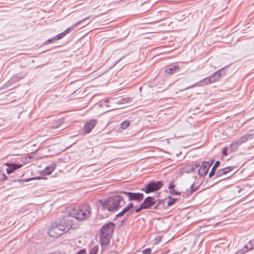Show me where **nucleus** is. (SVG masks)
I'll use <instances>...</instances> for the list:
<instances>
[{"mask_svg": "<svg viewBox=\"0 0 254 254\" xmlns=\"http://www.w3.org/2000/svg\"><path fill=\"white\" fill-rule=\"evenodd\" d=\"M100 201L103 208L109 211L117 210L119 208L124 206L126 203L123 197L119 195L109 197L104 201Z\"/></svg>", "mask_w": 254, "mask_h": 254, "instance_id": "nucleus-2", "label": "nucleus"}, {"mask_svg": "<svg viewBox=\"0 0 254 254\" xmlns=\"http://www.w3.org/2000/svg\"><path fill=\"white\" fill-rule=\"evenodd\" d=\"M162 239V236H159L155 238V243L156 244H158L161 241Z\"/></svg>", "mask_w": 254, "mask_h": 254, "instance_id": "nucleus-37", "label": "nucleus"}, {"mask_svg": "<svg viewBox=\"0 0 254 254\" xmlns=\"http://www.w3.org/2000/svg\"><path fill=\"white\" fill-rule=\"evenodd\" d=\"M179 70L180 67L178 65L171 64L166 66L165 69V72L169 74H172L176 72L179 71Z\"/></svg>", "mask_w": 254, "mask_h": 254, "instance_id": "nucleus-11", "label": "nucleus"}, {"mask_svg": "<svg viewBox=\"0 0 254 254\" xmlns=\"http://www.w3.org/2000/svg\"><path fill=\"white\" fill-rule=\"evenodd\" d=\"M220 164V163L219 161H217L215 162V164L212 167L210 172L209 174V178H211L215 174L216 175V173H215L216 169L219 166Z\"/></svg>", "mask_w": 254, "mask_h": 254, "instance_id": "nucleus-16", "label": "nucleus"}, {"mask_svg": "<svg viewBox=\"0 0 254 254\" xmlns=\"http://www.w3.org/2000/svg\"><path fill=\"white\" fill-rule=\"evenodd\" d=\"M59 127V125H56V126L54 125V126H53V128H57Z\"/></svg>", "mask_w": 254, "mask_h": 254, "instance_id": "nucleus-40", "label": "nucleus"}, {"mask_svg": "<svg viewBox=\"0 0 254 254\" xmlns=\"http://www.w3.org/2000/svg\"><path fill=\"white\" fill-rule=\"evenodd\" d=\"M151 250L150 248H147L144 250H143L142 251V253L143 254H150L151 253Z\"/></svg>", "mask_w": 254, "mask_h": 254, "instance_id": "nucleus-34", "label": "nucleus"}, {"mask_svg": "<svg viewBox=\"0 0 254 254\" xmlns=\"http://www.w3.org/2000/svg\"><path fill=\"white\" fill-rule=\"evenodd\" d=\"M144 206L142 204V203L140 204L139 207H136L135 208H134V212L135 213H139L142 209H145Z\"/></svg>", "mask_w": 254, "mask_h": 254, "instance_id": "nucleus-25", "label": "nucleus"}, {"mask_svg": "<svg viewBox=\"0 0 254 254\" xmlns=\"http://www.w3.org/2000/svg\"><path fill=\"white\" fill-rule=\"evenodd\" d=\"M253 134H246L236 140L238 144H239L240 145H241L242 144L246 142L248 140L252 139L253 138Z\"/></svg>", "mask_w": 254, "mask_h": 254, "instance_id": "nucleus-13", "label": "nucleus"}, {"mask_svg": "<svg viewBox=\"0 0 254 254\" xmlns=\"http://www.w3.org/2000/svg\"><path fill=\"white\" fill-rule=\"evenodd\" d=\"M115 228V225L113 222H109L102 227L99 233L102 246H106L109 243Z\"/></svg>", "mask_w": 254, "mask_h": 254, "instance_id": "nucleus-3", "label": "nucleus"}, {"mask_svg": "<svg viewBox=\"0 0 254 254\" xmlns=\"http://www.w3.org/2000/svg\"><path fill=\"white\" fill-rule=\"evenodd\" d=\"M121 193L126 195L128 198V200H134L137 202H139L141 201L144 197L143 194L140 192H131L122 191L121 192Z\"/></svg>", "mask_w": 254, "mask_h": 254, "instance_id": "nucleus-6", "label": "nucleus"}, {"mask_svg": "<svg viewBox=\"0 0 254 254\" xmlns=\"http://www.w3.org/2000/svg\"><path fill=\"white\" fill-rule=\"evenodd\" d=\"M145 209L150 208L156 204V199L154 197L148 196L141 203Z\"/></svg>", "mask_w": 254, "mask_h": 254, "instance_id": "nucleus-8", "label": "nucleus"}, {"mask_svg": "<svg viewBox=\"0 0 254 254\" xmlns=\"http://www.w3.org/2000/svg\"><path fill=\"white\" fill-rule=\"evenodd\" d=\"M126 218L123 220L122 221V223H124L126 220Z\"/></svg>", "mask_w": 254, "mask_h": 254, "instance_id": "nucleus-42", "label": "nucleus"}, {"mask_svg": "<svg viewBox=\"0 0 254 254\" xmlns=\"http://www.w3.org/2000/svg\"><path fill=\"white\" fill-rule=\"evenodd\" d=\"M190 190H188V195H191L193 192L195 191L197 189V187L194 188V185L193 184H191V186L190 187Z\"/></svg>", "mask_w": 254, "mask_h": 254, "instance_id": "nucleus-22", "label": "nucleus"}, {"mask_svg": "<svg viewBox=\"0 0 254 254\" xmlns=\"http://www.w3.org/2000/svg\"><path fill=\"white\" fill-rule=\"evenodd\" d=\"M130 125V123L128 121H125L121 124V128L122 129H126Z\"/></svg>", "mask_w": 254, "mask_h": 254, "instance_id": "nucleus-24", "label": "nucleus"}, {"mask_svg": "<svg viewBox=\"0 0 254 254\" xmlns=\"http://www.w3.org/2000/svg\"><path fill=\"white\" fill-rule=\"evenodd\" d=\"M56 167V164L55 163H53L51 164L50 166L47 167L43 171V173L46 175H50L51 174L53 171L55 169Z\"/></svg>", "mask_w": 254, "mask_h": 254, "instance_id": "nucleus-14", "label": "nucleus"}, {"mask_svg": "<svg viewBox=\"0 0 254 254\" xmlns=\"http://www.w3.org/2000/svg\"><path fill=\"white\" fill-rule=\"evenodd\" d=\"M41 178V177H37V178H31L30 179H29V180H34V179H40Z\"/></svg>", "mask_w": 254, "mask_h": 254, "instance_id": "nucleus-41", "label": "nucleus"}, {"mask_svg": "<svg viewBox=\"0 0 254 254\" xmlns=\"http://www.w3.org/2000/svg\"><path fill=\"white\" fill-rule=\"evenodd\" d=\"M24 77V75H19L18 74H15L12 76L11 78V81L12 82H15L19 81L21 79L23 78Z\"/></svg>", "mask_w": 254, "mask_h": 254, "instance_id": "nucleus-18", "label": "nucleus"}, {"mask_svg": "<svg viewBox=\"0 0 254 254\" xmlns=\"http://www.w3.org/2000/svg\"><path fill=\"white\" fill-rule=\"evenodd\" d=\"M91 214V208L87 204H84L77 208H74L70 213H63L58 220L51 224L48 229L50 237H58L68 232L72 227V218L82 221Z\"/></svg>", "mask_w": 254, "mask_h": 254, "instance_id": "nucleus-1", "label": "nucleus"}, {"mask_svg": "<svg viewBox=\"0 0 254 254\" xmlns=\"http://www.w3.org/2000/svg\"><path fill=\"white\" fill-rule=\"evenodd\" d=\"M213 162L214 160H212L210 162L209 161L203 162L202 165L198 169L197 171L199 175L202 177L205 176Z\"/></svg>", "mask_w": 254, "mask_h": 254, "instance_id": "nucleus-7", "label": "nucleus"}, {"mask_svg": "<svg viewBox=\"0 0 254 254\" xmlns=\"http://www.w3.org/2000/svg\"><path fill=\"white\" fill-rule=\"evenodd\" d=\"M227 150H228V147H224L223 148V150L222 151V153L223 156H227Z\"/></svg>", "mask_w": 254, "mask_h": 254, "instance_id": "nucleus-35", "label": "nucleus"}, {"mask_svg": "<svg viewBox=\"0 0 254 254\" xmlns=\"http://www.w3.org/2000/svg\"><path fill=\"white\" fill-rule=\"evenodd\" d=\"M133 214V211H129L126 207L120 213L116 215V218L121 217L126 214V217L127 219L130 215Z\"/></svg>", "mask_w": 254, "mask_h": 254, "instance_id": "nucleus-12", "label": "nucleus"}, {"mask_svg": "<svg viewBox=\"0 0 254 254\" xmlns=\"http://www.w3.org/2000/svg\"><path fill=\"white\" fill-rule=\"evenodd\" d=\"M223 69V68H221L220 69L215 71L213 74L211 76L207 77L199 81L192 85L186 88V89H190V88L194 87L195 86H205L208 84L214 83L218 80H219L221 76V71Z\"/></svg>", "mask_w": 254, "mask_h": 254, "instance_id": "nucleus-4", "label": "nucleus"}, {"mask_svg": "<svg viewBox=\"0 0 254 254\" xmlns=\"http://www.w3.org/2000/svg\"><path fill=\"white\" fill-rule=\"evenodd\" d=\"M239 146L240 145L239 144H238L237 140L234 141L230 144L229 149L231 152L236 151L238 149Z\"/></svg>", "mask_w": 254, "mask_h": 254, "instance_id": "nucleus-17", "label": "nucleus"}, {"mask_svg": "<svg viewBox=\"0 0 254 254\" xmlns=\"http://www.w3.org/2000/svg\"><path fill=\"white\" fill-rule=\"evenodd\" d=\"M175 185L173 184V182H170L169 186L168 187V189H169L170 191L171 190H173L175 188Z\"/></svg>", "mask_w": 254, "mask_h": 254, "instance_id": "nucleus-38", "label": "nucleus"}, {"mask_svg": "<svg viewBox=\"0 0 254 254\" xmlns=\"http://www.w3.org/2000/svg\"><path fill=\"white\" fill-rule=\"evenodd\" d=\"M226 174L228 173L231 172L234 169V167L233 166H229L225 168H223Z\"/></svg>", "mask_w": 254, "mask_h": 254, "instance_id": "nucleus-29", "label": "nucleus"}, {"mask_svg": "<svg viewBox=\"0 0 254 254\" xmlns=\"http://www.w3.org/2000/svg\"><path fill=\"white\" fill-rule=\"evenodd\" d=\"M225 175H226V174L224 171V169H219L216 172V176L213 179L216 180V179H217L219 177H221Z\"/></svg>", "mask_w": 254, "mask_h": 254, "instance_id": "nucleus-20", "label": "nucleus"}, {"mask_svg": "<svg viewBox=\"0 0 254 254\" xmlns=\"http://www.w3.org/2000/svg\"><path fill=\"white\" fill-rule=\"evenodd\" d=\"M7 166L6 171L8 174L13 173L15 170L23 166V165L15 163H6L4 164Z\"/></svg>", "mask_w": 254, "mask_h": 254, "instance_id": "nucleus-9", "label": "nucleus"}, {"mask_svg": "<svg viewBox=\"0 0 254 254\" xmlns=\"http://www.w3.org/2000/svg\"><path fill=\"white\" fill-rule=\"evenodd\" d=\"M96 121L95 120H92L87 122L83 127V131L86 133H89L92 129L95 127Z\"/></svg>", "mask_w": 254, "mask_h": 254, "instance_id": "nucleus-10", "label": "nucleus"}, {"mask_svg": "<svg viewBox=\"0 0 254 254\" xmlns=\"http://www.w3.org/2000/svg\"><path fill=\"white\" fill-rule=\"evenodd\" d=\"M185 170L186 172L188 173L190 172H192V170L191 168V166L190 165L187 166L185 167Z\"/></svg>", "mask_w": 254, "mask_h": 254, "instance_id": "nucleus-33", "label": "nucleus"}, {"mask_svg": "<svg viewBox=\"0 0 254 254\" xmlns=\"http://www.w3.org/2000/svg\"><path fill=\"white\" fill-rule=\"evenodd\" d=\"M86 250L85 249H82L78 251L76 254H85Z\"/></svg>", "mask_w": 254, "mask_h": 254, "instance_id": "nucleus-39", "label": "nucleus"}, {"mask_svg": "<svg viewBox=\"0 0 254 254\" xmlns=\"http://www.w3.org/2000/svg\"><path fill=\"white\" fill-rule=\"evenodd\" d=\"M65 36V34H64V32H63L61 33H60L56 36H55V39H57V40H59L64 37Z\"/></svg>", "mask_w": 254, "mask_h": 254, "instance_id": "nucleus-27", "label": "nucleus"}, {"mask_svg": "<svg viewBox=\"0 0 254 254\" xmlns=\"http://www.w3.org/2000/svg\"><path fill=\"white\" fill-rule=\"evenodd\" d=\"M165 203H166V199H156V205L155 204L154 205V208L155 209H157L159 206H160V205H162L164 206L165 205Z\"/></svg>", "mask_w": 254, "mask_h": 254, "instance_id": "nucleus-19", "label": "nucleus"}, {"mask_svg": "<svg viewBox=\"0 0 254 254\" xmlns=\"http://www.w3.org/2000/svg\"><path fill=\"white\" fill-rule=\"evenodd\" d=\"M191 166V168L192 170V172L195 171L196 169L200 167V164H193L191 165H190Z\"/></svg>", "mask_w": 254, "mask_h": 254, "instance_id": "nucleus-31", "label": "nucleus"}, {"mask_svg": "<svg viewBox=\"0 0 254 254\" xmlns=\"http://www.w3.org/2000/svg\"><path fill=\"white\" fill-rule=\"evenodd\" d=\"M163 182L161 181H152L145 186V188L141 189L146 193L158 190L163 186Z\"/></svg>", "mask_w": 254, "mask_h": 254, "instance_id": "nucleus-5", "label": "nucleus"}, {"mask_svg": "<svg viewBox=\"0 0 254 254\" xmlns=\"http://www.w3.org/2000/svg\"><path fill=\"white\" fill-rule=\"evenodd\" d=\"M224 178L221 179L220 180H223Z\"/></svg>", "mask_w": 254, "mask_h": 254, "instance_id": "nucleus-43", "label": "nucleus"}, {"mask_svg": "<svg viewBox=\"0 0 254 254\" xmlns=\"http://www.w3.org/2000/svg\"><path fill=\"white\" fill-rule=\"evenodd\" d=\"M126 207L128 210L129 211H134V208H133V204L132 203H129Z\"/></svg>", "mask_w": 254, "mask_h": 254, "instance_id": "nucleus-32", "label": "nucleus"}, {"mask_svg": "<svg viewBox=\"0 0 254 254\" xmlns=\"http://www.w3.org/2000/svg\"><path fill=\"white\" fill-rule=\"evenodd\" d=\"M169 201L167 202V206H171L173 204L175 201L177 200V198H173L172 197L169 196H168Z\"/></svg>", "mask_w": 254, "mask_h": 254, "instance_id": "nucleus-23", "label": "nucleus"}, {"mask_svg": "<svg viewBox=\"0 0 254 254\" xmlns=\"http://www.w3.org/2000/svg\"><path fill=\"white\" fill-rule=\"evenodd\" d=\"M247 249L249 250H252L254 248V240L253 241H250L249 244L246 245L245 246Z\"/></svg>", "mask_w": 254, "mask_h": 254, "instance_id": "nucleus-28", "label": "nucleus"}, {"mask_svg": "<svg viewBox=\"0 0 254 254\" xmlns=\"http://www.w3.org/2000/svg\"><path fill=\"white\" fill-rule=\"evenodd\" d=\"M99 247L98 245H94L90 250L89 254H97L98 251Z\"/></svg>", "mask_w": 254, "mask_h": 254, "instance_id": "nucleus-21", "label": "nucleus"}, {"mask_svg": "<svg viewBox=\"0 0 254 254\" xmlns=\"http://www.w3.org/2000/svg\"><path fill=\"white\" fill-rule=\"evenodd\" d=\"M132 98L131 97H127L125 98H123L121 99L120 103L122 104H125L128 102H130L132 101Z\"/></svg>", "mask_w": 254, "mask_h": 254, "instance_id": "nucleus-26", "label": "nucleus"}, {"mask_svg": "<svg viewBox=\"0 0 254 254\" xmlns=\"http://www.w3.org/2000/svg\"><path fill=\"white\" fill-rule=\"evenodd\" d=\"M57 41V39H55V37L50 38L48 40H47L45 42L44 44L48 45L50 43H51L52 42H54L55 41Z\"/></svg>", "mask_w": 254, "mask_h": 254, "instance_id": "nucleus-30", "label": "nucleus"}, {"mask_svg": "<svg viewBox=\"0 0 254 254\" xmlns=\"http://www.w3.org/2000/svg\"><path fill=\"white\" fill-rule=\"evenodd\" d=\"M88 17H86L84 19H83L82 20H80V21H79L78 22H77L76 23H75L74 24H73V25H72L71 27L68 28L67 29H66L65 31H64V34H65V35L66 34H67L68 33H69L73 29V28L78 26V25H79L81 22L84 21L85 20H86Z\"/></svg>", "mask_w": 254, "mask_h": 254, "instance_id": "nucleus-15", "label": "nucleus"}, {"mask_svg": "<svg viewBox=\"0 0 254 254\" xmlns=\"http://www.w3.org/2000/svg\"><path fill=\"white\" fill-rule=\"evenodd\" d=\"M170 193L172 195H179L181 194L180 192L175 190L174 189L173 190H171Z\"/></svg>", "mask_w": 254, "mask_h": 254, "instance_id": "nucleus-36", "label": "nucleus"}]
</instances>
